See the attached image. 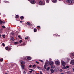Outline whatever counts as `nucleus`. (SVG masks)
<instances>
[{
	"label": "nucleus",
	"instance_id": "nucleus-1",
	"mask_svg": "<svg viewBox=\"0 0 74 74\" xmlns=\"http://www.w3.org/2000/svg\"><path fill=\"white\" fill-rule=\"evenodd\" d=\"M66 2L69 3L70 4L74 3V1L73 0H66Z\"/></svg>",
	"mask_w": 74,
	"mask_h": 74
},
{
	"label": "nucleus",
	"instance_id": "nucleus-2",
	"mask_svg": "<svg viewBox=\"0 0 74 74\" xmlns=\"http://www.w3.org/2000/svg\"><path fill=\"white\" fill-rule=\"evenodd\" d=\"M45 4V3H43L42 1H40L39 3V5H44Z\"/></svg>",
	"mask_w": 74,
	"mask_h": 74
},
{
	"label": "nucleus",
	"instance_id": "nucleus-3",
	"mask_svg": "<svg viewBox=\"0 0 74 74\" xmlns=\"http://www.w3.org/2000/svg\"><path fill=\"white\" fill-rule=\"evenodd\" d=\"M61 63L62 66H65L66 65V62L64 61H63V60H61Z\"/></svg>",
	"mask_w": 74,
	"mask_h": 74
},
{
	"label": "nucleus",
	"instance_id": "nucleus-4",
	"mask_svg": "<svg viewBox=\"0 0 74 74\" xmlns=\"http://www.w3.org/2000/svg\"><path fill=\"white\" fill-rule=\"evenodd\" d=\"M30 3L31 4H36V1H35L34 0H32L30 1Z\"/></svg>",
	"mask_w": 74,
	"mask_h": 74
},
{
	"label": "nucleus",
	"instance_id": "nucleus-5",
	"mask_svg": "<svg viewBox=\"0 0 74 74\" xmlns=\"http://www.w3.org/2000/svg\"><path fill=\"white\" fill-rule=\"evenodd\" d=\"M70 63L71 64H72V65H74V60H72L71 61Z\"/></svg>",
	"mask_w": 74,
	"mask_h": 74
},
{
	"label": "nucleus",
	"instance_id": "nucleus-6",
	"mask_svg": "<svg viewBox=\"0 0 74 74\" xmlns=\"http://www.w3.org/2000/svg\"><path fill=\"white\" fill-rule=\"evenodd\" d=\"M70 56L71 58H74V53L71 54Z\"/></svg>",
	"mask_w": 74,
	"mask_h": 74
},
{
	"label": "nucleus",
	"instance_id": "nucleus-7",
	"mask_svg": "<svg viewBox=\"0 0 74 74\" xmlns=\"http://www.w3.org/2000/svg\"><path fill=\"white\" fill-rule=\"evenodd\" d=\"M55 63L57 66L60 64V62L59 61H56Z\"/></svg>",
	"mask_w": 74,
	"mask_h": 74
},
{
	"label": "nucleus",
	"instance_id": "nucleus-8",
	"mask_svg": "<svg viewBox=\"0 0 74 74\" xmlns=\"http://www.w3.org/2000/svg\"><path fill=\"white\" fill-rule=\"evenodd\" d=\"M51 1L53 3H56L58 1L57 0H51Z\"/></svg>",
	"mask_w": 74,
	"mask_h": 74
},
{
	"label": "nucleus",
	"instance_id": "nucleus-9",
	"mask_svg": "<svg viewBox=\"0 0 74 74\" xmlns=\"http://www.w3.org/2000/svg\"><path fill=\"white\" fill-rule=\"evenodd\" d=\"M50 64L51 66H52L53 64V62H50Z\"/></svg>",
	"mask_w": 74,
	"mask_h": 74
},
{
	"label": "nucleus",
	"instance_id": "nucleus-10",
	"mask_svg": "<svg viewBox=\"0 0 74 74\" xmlns=\"http://www.w3.org/2000/svg\"><path fill=\"white\" fill-rule=\"evenodd\" d=\"M21 66L22 67V69L23 70V69H24V67H25V65H21Z\"/></svg>",
	"mask_w": 74,
	"mask_h": 74
},
{
	"label": "nucleus",
	"instance_id": "nucleus-11",
	"mask_svg": "<svg viewBox=\"0 0 74 74\" xmlns=\"http://www.w3.org/2000/svg\"><path fill=\"white\" fill-rule=\"evenodd\" d=\"M47 64L46 63H45V64L44 65V67L45 69H47Z\"/></svg>",
	"mask_w": 74,
	"mask_h": 74
},
{
	"label": "nucleus",
	"instance_id": "nucleus-12",
	"mask_svg": "<svg viewBox=\"0 0 74 74\" xmlns=\"http://www.w3.org/2000/svg\"><path fill=\"white\" fill-rule=\"evenodd\" d=\"M21 64H25V63L23 61H21Z\"/></svg>",
	"mask_w": 74,
	"mask_h": 74
},
{
	"label": "nucleus",
	"instance_id": "nucleus-13",
	"mask_svg": "<svg viewBox=\"0 0 74 74\" xmlns=\"http://www.w3.org/2000/svg\"><path fill=\"white\" fill-rule=\"evenodd\" d=\"M50 71H51V73H53V72H54V70H53L52 69H50Z\"/></svg>",
	"mask_w": 74,
	"mask_h": 74
},
{
	"label": "nucleus",
	"instance_id": "nucleus-14",
	"mask_svg": "<svg viewBox=\"0 0 74 74\" xmlns=\"http://www.w3.org/2000/svg\"><path fill=\"white\" fill-rule=\"evenodd\" d=\"M27 59H28V60H30V59H32V58L30 56H28L27 57Z\"/></svg>",
	"mask_w": 74,
	"mask_h": 74
},
{
	"label": "nucleus",
	"instance_id": "nucleus-15",
	"mask_svg": "<svg viewBox=\"0 0 74 74\" xmlns=\"http://www.w3.org/2000/svg\"><path fill=\"white\" fill-rule=\"evenodd\" d=\"M11 40H12V41H14L15 40V39H14V37H12L11 38Z\"/></svg>",
	"mask_w": 74,
	"mask_h": 74
},
{
	"label": "nucleus",
	"instance_id": "nucleus-16",
	"mask_svg": "<svg viewBox=\"0 0 74 74\" xmlns=\"http://www.w3.org/2000/svg\"><path fill=\"white\" fill-rule=\"evenodd\" d=\"M20 18H21V20H23L24 19V17L23 16H21L20 17Z\"/></svg>",
	"mask_w": 74,
	"mask_h": 74
},
{
	"label": "nucleus",
	"instance_id": "nucleus-17",
	"mask_svg": "<svg viewBox=\"0 0 74 74\" xmlns=\"http://www.w3.org/2000/svg\"><path fill=\"white\" fill-rule=\"evenodd\" d=\"M34 32H37V29H34Z\"/></svg>",
	"mask_w": 74,
	"mask_h": 74
},
{
	"label": "nucleus",
	"instance_id": "nucleus-18",
	"mask_svg": "<svg viewBox=\"0 0 74 74\" xmlns=\"http://www.w3.org/2000/svg\"><path fill=\"white\" fill-rule=\"evenodd\" d=\"M27 24L28 25H30V23L29 22H27Z\"/></svg>",
	"mask_w": 74,
	"mask_h": 74
},
{
	"label": "nucleus",
	"instance_id": "nucleus-19",
	"mask_svg": "<svg viewBox=\"0 0 74 74\" xmlns=\"http://www.w3.org/2000/svg\"><path fill=\"white\" fill-rule=\"evenodd\" d=\"M0 24L1 25L2 24L3 22L1 20H0Z\"/></svg>",
	"mask_w": 74,
	"mask_h": 74
},
{
	"label": "nucleus",
	"instance_id": "nucleus-20",
	"mask_svg": "<svg viewBox=\"0 0 74 74\" xmlns=\"http://www.w3.org/2000/svg\"><path fill=\"white\" fill-rule=\"evenodd\" d=\"M15 18H19V16H18V15H16Z\"/></svg>",
	"mask_w": 74,
	"mask_h": 74
},
{
	"label": "nucleus",
	"instance_id": "nucleus-21",
	"mask_svg": "<svg viewBox=\"0 0 74 74\" xmlns=\"http://www.w3.org/2000/svg\"><path fill=\"white\" fill-rule=\"evenodd\" d=\"M3 59H0V62H3Z\"/></svg>",
	"mask_w": 74,
	"mask_h": 74
},
{
	"label": "nucleus",
	"instance_id": "nucleus-22",
	"mask_svg": "<svg viewBox=\"0 0 74 74\" xmlns=\"http://www.w3.org/2000/svg\"><path fill=\"white\" fill-rule=\"evenodd\" d=\"M46 2L47 3H48L49 2V0H46Z\"/></svg>",
	"mask_w": 74,
	"mask_h": 74
},
{
	"label": "nucleus",
	"instance_id": "nucleus-23",
	"mask_svg": "<svg viewBox=\"0 0 74 74\" xmlns=\"http://www.w3.org/2000/svg\"><path fill=\"white\" fill-rule=\"evenodd\" d=\"M39 61H40V62H42V63H43V62H44V61H43V60H39Z\"/></svg>",
	"mask_w": 74,
	"mask_h": 74
},
{
	"label": "nucleus",
	"instance_id": "nucleus-24",
	"mask_svg": "<svg viewBox=\"0 0 74 74\" xmlns=\"http://www.w3.org/2000/svg\"><path fill=\"white\" fill-rule=\"evenodd\" d=\"M8 47H5V49H6V50H8Z\"/></svg>",
	"mask_w": 74,
	"mask_h": 74
},
{
	"label": "nucleus",
	"instance_id": "nucleus-25",
	"mask_svg": "<svg viewBox=\"0 0 74 74\" xmlns=\"http://www.w3.org/2000/svg\"><path fill=\"white\" fill-rule=\"evenodd\" d=\"M50 69V67H48L47 68V70L48 71Z\"/></svg>",
	"mask_w": 74,
	"mask_h": 74
},
{
	"label": "nucleus",
	"instance_id": "nucleus-26",
	"mask_svg": "<svg viewBox=\"0 0 74 74\" xmlns=\"http://www.w3.org/2000/svg\"><path fill=\"white\" fill-rule=\"evenodd\" d=\"M32 67H34V68H35V67H36V65L35 64H34V65H33L32 66Z\"/></svg>",
	"mask_w": 74,
	"mask_h": 74
},
{
	"label": "nucleus",
	"instance_id": "nucleus-27",
	"mask_svg": "<svg viewBox=\"0 0 74 74\" xmlns=\"http://www.w3.org/2000/svg\"><path fill=\"white\" fill-rule=\"evenodd\" d=\"M18 37H19L20 39H22V37H21V36H20V35H19L18 36Z\"/></svg>",
	"mask_w": 74,
	"mask_h": 74
},
{
	"label": "nucleus",
	"instance_id": "nucleus-28",
	"mask_svg": "<svg viewBox=\"0 0 74 74\" xmlns=\"http://www.w3.org/2000/svg\"><path fill=\"white\" fill-rule=\"evenodd\" d=\"M35 63H37V64H39V62L38 61H36Z\"/></svg>",
	"mask_w": 74,
	"mask_h": 74
},
{
	"label": "nucleus",
	"instance_id": "nucleus-29",
	"mask_svg": "<svg viewBox=\"0 0 74 74\" xmlns=\"http://www.w3.org/2000/svg\"><path fill=\"white\" fill-rule=\"evenodd\" d=\"M14 44L15 45H16V44H18V42H14Z\"/></svg>",
	"mask_w": 74,
	"mask_h": 74
},
{
	"label": "nucleus",
	"instance_id": "nucleus-30",
	"mask_svg": "<svg viewBox=\"0 0 74 74\" xmlns=\"http://www.w3.org/2000/svg\"><path fill=\"white\" fill-rule=\"evenodd\" d=\"M11 48L8 47V50H11Z\"/></svg>",
	"mask_w": 74,
	"mask_h": 74
},
{
	"label": "nucleus",
	"instance_id": "nucleus-31",
	"mask_svg": "<svg viewBox=\"0 0 74 74\" xmlns=\"http://www.w3.org/2000/svg\"><path fill=\"white\" fill-rule=\"evenodd\" d=\"M30 70H31V71H34V70L30 69Z\"/></svg>",
	"mask_w": 74,
	"mask_h": 74
},
{
	"label": "nucleus",
	"instance_id": "nucleus-32",
	"mask_svg": "<svg viewBox=\"0 0 74 74\" xmlns=\"http://www.w3.org/2000/svg\"><path fill=\"white\" fill-rule=\"evenodd\" d=\"M25 40H27V39H28V38H29V37H25Z\"/></svg>",
	"mask_w": 74,
	"mask_h": 74
},
{
	"label": "nucleus",
	"instance_id": "nucleus-33",
	"mask_svg": "<svg viewBox=\"0 0 74 74\" xmlns=\"http://www.w3.org/2000/svg\"><path fill=\"white\" fill-rule=\"evenodd\" d=\"M20 43H22V40H20L19 41Z\"/></svg>",
	"mask_w": 74,
	"mask_h": 74
},
{
	"label": "nucleus",
	"instance_id": "nucleus-34",
	"mask_svg": "<svg viewBox=\"0 0 74 74\" xmlns=\"http://www.w3.org/2000/svg\"><path fill=\"white\" fill-rule=\"evenodd\" d=\"M70 71H68L67 72V74H70Z\"/></svg>",
	"mask_w": 74,
	"mask_h": 74
},
{
	"label": "nucleus",
	"instance_id": "nucleus-35",
	"mask_svg": "<svg viewBox=\"0 0 74 74\" xmlns=\"http://www.w3.org/2000/svg\"><path fill=\"white\" fill-rule=\"evenodd\" d=\"M66 68H69V66L67 65L66 66Z\"/></svg>",
	"mask_w": 74,
	"mask_h": 74
},
{
	"label": "nucleus",
	"instance_id": "nucleus-36",
	"mask_svg": "<svg viewBox=\"0 0 74 74\" xmlns=\"http://www.w3.org/2000/svg\"><path fill=\"white\" fill-rule=\"evenodd\" d=\"M5 35H3L2 36L3 37V38H5Z\"/></svg>",
	"mask_w": 74,
	"mask_h": 74
},
{
	"label": "nucleus",
	"instance_id": "nucleus-37",
	"mask_svg": "<svg viewBox=\"0 0 74 74\" xmlns=\"http://www.w3.org/2000/svg\"><path fill=\"white\" fill-rule=\"evenodd\" d=\"M37 27L38 28H40V29H41V27L40 26H37Z\"/></svg>",
	"mask_w": 74,
	"mask_h": 74
},
{
	"label": "nucleus",
	"instance_id": "nucleus-38",
	"mask_svg": "<svg viewBox=\"0 0 74 74\" xmlns=\"http://www.w3.org/2000/svg\"><path fill=\"white\" fill-rule=\"evenodd\" d=\"M2 27H3V28L4 29L5 27L4 26H2Z\"/></svg>",
	"mask_w": 74,
	"mask_h": 74
},
{
	"label": "nucleus",
	"instance_id": "nucleus-39",
	"mask_svg": "<svg viewBox=\"0 0 74 74\" xmlns=\"http://www.w3.org/2000/svg\"><path fill=\"white\" fill-rule=\"evenodd\" d=\"M2 45H3V46H5V44H4V43H2Z\"/></svg>",
	"mask_w": 74,
	"mask_h": 74
},
{
	"label": "nucleus",
	"instance_id": "nucleus-40",
	"mask_svg": "<svg viewBox=\"0 0 74 74\" xmlns=\"http://www.w3.org/2000/svg\"><path fill=\"white\" fill-rule=\"evenodd\" d=\"M63 69H66V66H64L63 67Z\"/></svg>",
	"mask_w": 74,
	"mask_h": 74
},
{
	"label": "nucleus",
	"instance_id": "nucleus-41",
	"mask_svg": "<svg viewBox=\"0 0 74 74\" xmlns=\"http://www.w3.org/2000/svg\"><path fill=\"white\" fill-rule=\"evenodd\" d=\"M32 65H29V67L30 68H31V67H32Z\"/></svg>",
	"mask_w": 74,
	"mask_h": 74
},
{
	"label": "nucleus",
	"instance_id": "nucleus-42",
	"mask_svg": "<svg viewBox=\"0 0 74 74\" xmlns=\"http://www.w3.org/2000/svg\"><path fill=\"white\" fill-rule=\"evenodd\" d=\"M40 74H42V72L41 71H40Z\"/></svg>",
	"mask_w": 74,
	"mask_h": 74
},
{
	"label": "nucleus",
	"instance_id": "nucleus-43",
	"mask_svg": "<svg viewBox=\"0 0 74 74\" xmlns=\"http://www.w3.org/2000/svg\"><path fill=\"white\" fill-rule=\"evenodd\" d=\"M4 2H5V3H8V1H4Z\"/></svg>",
	"mask_w": 74,
	"mask_h": 74
},
{
	"label": "nucleus",
	"instance_id": "nucleus-44",
	"mask_svg": "<svg viewBox=\"0 0 74 74\" xmlns=\"http://www.w3.org/2000/svg\"><path fill=\"white\" fill-rule=\"evenodd\" d=\"M24 74H25L26 73V72L25 71H24L23 72Z\"/></svg>",
	"mask_w": 74,
	"mask_h": 74
},
{
	"label": "nucleus",
	"instance_id": "nucleus-45",
	"mask_svg": "<svg viewBox=\"0 0 74 74\" xmlns=\"http://www.w3.org/2000/svg\"><path fill=\"white\" fill-rule=\"evenodd\" d=\"M26 45V44L25 43H23V45Z\"/></svg>",
	"mask_w": 74,
	"mask_h": 74
},
{
	"label": "nucleus",
	"instance_id": "nucleus-46",
	"mask_svg": "<svg viewBox=\"0 0 74 74\" xmlns=\"http://www.w3.org/2000/svg\"><path fill=\"white\" fill-rule=\"evenodd\" d=\"M49 60H50L51 61V60H52V59H51V58H50L49 59Z\"/></svg>",
	"mask_w": 74,
	"mask_h": 74
},
{
	"label": "nucleus",
	"instance_id": "nucleus-47",
	"mask_svg": "<svg viewBox=\"0 0 74 74\" xmlns=\"http://www.w3.org/2000/svg\"><path fill=\"white\" fill-rule=\"evenodd\" d=\"M63 71L62 69H61L60 70V71Z\"/></svg>",
	"mask_w": 74,
	"mask_h": 74
},
{
	"label": "nucleus",
	"instance_id": "nucleus-48",
	"mask_svg": "<svg viewBox=\"0 0 74 74\" xmlns=\"http://www.w3.org/2000/svg\"><path fill=\"white\" fill-rule=\"evenodd\" d=\"M73 71H74V68H73Z\"/></svg>",
	"mask_w": 74,
	"mask_h": 74
},
{
	"label": "nucleus",
	"instance_id": "nucleus-49",
	"mask_svg": "<svg viewBox=\"0 0 74 74\" xmlns=\"http://www.w3.org/2000/svg\"><path fill=\"white\" fill-rule=\"evenodd\" d=\"M56 36H58V37H60V35H56Z\"/></svg>",
	"mask_w": 74,
	"mask_h": 74
},
{
	"label": "nucleus",
	"instance_id": "nucleus-50",
	"mask_svg": "<svg viewBox=\"0 0 74 74\" xmlns=\"http://www.w3.org/2000/svg\"><path fill=\"white\" fill-rule=\"evenodd\" d=\"M5 23V22L3 23Z\"/></svg>",
	"mask_w": 74,
	"mask_h": 74
},
{
	"label": "nucleus",
	"instance_id": "nucleus-51",
	"mask_svg": "<svg viewBox=\"0 0 74 74\" xmlns=\"http://www.w3.org/2000/svg\"><path fill=\"white\" fill-rule=\"evenodd\" d=\"M29 72H30V73H32V71H29Z\"/></svg>",
	"mask_w": 74,
	"mask_h": 74
},
{
	"label": "nucleus",
	"instance_id": "nucleus-52",
	"mask_svg": "<svg viewBox=\"0 0 74 74\" xmlns=\"http://www.w3.org/2000/svg\"><path fill=\"white\" fill-rule=\"evenodd\" d=\"M20 22H21V23H22V21H20Z\"/></svg>",
	"mask_w": 74,
	"mask_h": 74
},
{
	"label": "nucleus",
	"instance_id": "nucleus-53",
	"mask_svg": "<svg viewBox=\"0 0 74 74\" xmlns=\"http://www.w3.org/2000/svg\"><path fill=\"white\" fill-rule=\"evenodd\" d=\"M0 37H1V35H0Z\"/></svg>",
	"mask_w": 74,
	"mask_h": 74
},
{
	"label": "nucleus",
	"instance_id": "nucleus-54",
	"mask_svg": "<svg viewBox=\"0 0 74 74\" xmlns=\"http://www.w3.org/2000/svg\"><path fill=\"white\" fill-rule=\"evenodd\" d=\"M28 1H30V0H28Z\"/></svg>",
	"mask_w": 74,
	"mask_h": 74
},
{
	"label": "nucleus",
	"instance_id": "nucleus-55",
	"mask_svg": "<svg viewBox=\"0 0 74 74\" xmlns=\"http://www.w3.org/2000/svg\"><path fill=\"white\" fill-rule=\"evenodd\" d=\"M61 74H64V73H61Z\"/></svg>",
	"mask_w": 74,
	"mask_h": 74
},
{
	"label": "nucleus",
	"instance_id": "nucleus-56",
	"mask_svg": "<svg viewBox=\"0 0 74 74\" xmlns=\"http://www.w3.org/2000/svg\"><path fill=\"white\" fill-rule=\"evenodd\" d=\"M38 30H39V29H38Z\"/></svg>",
	"mask_w": 74,
	"mask_h": 74
}]
</instances>
